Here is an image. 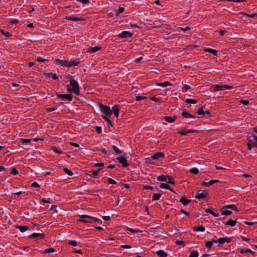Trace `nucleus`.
I'll return each instance as SVG.
<instances>
[{"mask_svg": "<svg viewBox=\"0 0 257 257\" xmlns=\"http://www.w3.org/2000/svg\"><path fill=\"white\" fill-rule=\"evenodd\" d=\"M197 113L199 115H204L205 114V111L203 109V108H201L198 111Z\"/></svg>", "mask_w": 257, "mask_h": 257, "instance_id": "nucleus-54", "label": "nucleus"}, {"mask_svg": "<svg viewBox=\"0 0 257 257\" xmlns=\"http://www.w3.org/2000/svg\"><path fill=\"white\" fill-rule=\"evenodd\" d=\"M57 109V107H49V108H47L46 109V111L48 112H52L53 111H54L55 110H56Z\"/></svg>", "mask_w": 257, "mask_h": 257, "instance_id": "nucleus-52", "label": "nucleus"}, {"mask_svg": "<svg viewBox=\"0 0 257 257\" xmlns=\"http://www.w3.org/2000/svg\"><path fill=\"white\" fill-rule=\"evenodd\" d=\"M31 186L33 187H39L40 185L37 182H34L32 183Z\"/></svg>", "mask_w": 257, "mask_h": 257, "instance_id": "nucleus-61", "label": "nucleus"}, {"mask_svg": "<svg viewBox=\"0 0 257 257\" xmlns=\"http://www.w3.org/2000/svg\"><path fill=\"white\" fill-rule=\"evenodd\" d=\"M112 149L116 154H120L122 153V151H120L118 148H117L116 146H113Z\"/></svg>", "mask_w": 257, "mask_h": 257, "instance_id": "nucleus-45", "label": "nucleus"}, {"mask_svg": "<svg viewBox=\"0 0 257 257\" xmlns=\"http://www.w3.org/2000/svg\"><path fill=\"white\" fill-rule=\"evenodd\" d=\"M53 151L58 154H62L63 153L61 149L57 147H53Z\"/></svg>", "mask_w": 257, "mask_h": 257, "instance_id": "nucleus-38", "label": "nucleus"}, {"mask_svg": "<svg viewBox=\"0 0 257 257\" xmlns=\"http://www.w3.org/2000/svg\"><path fill=\"white\" fill-rule=\"evenodd\" d=\"M133 34L128 31H123L118 35V37L120 38H131Z\"/></svg>", "mask_w": 257, "mask_h": 257, "instance_id": "nucleus-8", "label": "nucleus"}, {"mask_svg": "<svg viewBox=\"0 0 257 257\" xmlns=\"http://www.w3.org/2000/svg\"><path fill=\"white\" fill-rule=\"evenodd\" d=\"M191 201L190 199H187L185 197H182L180 199V202L182 203L184 205H186Z\"/></svg>", "mask_w": 257, "mask_h": 257, "instance_id": "nucleus-27", "label": "nucleus"}, {"mask_svg": "<svg viewBox=\"0 0 257 257\" xmlns=\"http://www.w3.org/2000/svg\"><path fill=\"white\" fill-rule=\"evenodd\" d=\"M29 237L32 238H43L45 237V234L43 233H33L32 234H31Z\"/></svg>", "mask_w": 257, "mask_h": 257, "instance_id": "nucleus-14", "label": "nucleus"}, {"mask_svg": "<svg viewBox=\"0 0 257 257\" xmlns=\"http://www.w3.org/2000/svg\"><path fill=\"white\" fill-rule=\"evenodd\" d=\"M190 172L192 174H198L199 173V170L198 168L195 167L192 168L190 169Z\"/></svg>", "mask_w": 257, "mask_h": 257, "instance_id": "nucleus-41", "label": "nucleus"}, {"mask_svg": "<svg viewBox=\"0 0 257 257\" xmlns=\"http://www.w3.org/2000/svg\"><path fill=\"white\" fill-rule=\"evenodd\" d=\"M199 254L197 250H193L190 252L189 257H198Z\"/></svg>", "mask_w": 257, "mask_h": 257, "instance_id": "nucleus-32", "label": "nucleus"}, {"mask_svg": "<svg viewBox=\"0 0 257 257\" xmlns=\"http://www.w3.org/2000/svg\"><path fill=\"white\" fill-rule=\"evenodd\" d=\"M150 99L152 100V101H155V102H160V99L158 97H151Z\"/></svg>", "mask_w": 257, "mask_h": 257, "instance_id": "nucleus-51", "label": "nucleus"}, {"mask_svg": "<svg viewBox=\"0 0 257 257\" xmlns=\"http://www.w3.org/2000/svg\"><path fill=\"white\" fill-rule=\"evenodd\" d=\"M17 228L18 229H19V230L22 232H25L26 231H27L29 227L28 226H21V225H20V226H18L17 227Z\"/></svg>", "mask_w": 257, "mask_h": 257, "instance_id": "nucleus-30", "label": "nucleus"}, {"mask_svg": "<svg viewBox=\"0 0 257 257\" xmlns=\"http://www.w3.org/2000/svg\"><path fill=\"white\" fill-rule=\"evenodd\" d=\"M111 110L112 111V113L113 112L114 116L116 117H118L119 111V106L117 105L113 106Z\"/></svg>", "mask_w": 257, "mask_h": 257, "instance_id": "nucleus-13", "label": "nucleus"}, {"mask_svg": "<svg viewBox=\"0 0 257 257\" xmlns=\"http://www.w3.org/2000/svg\"><path fill=\"white\" fill-rule=\"evenodd\" d=\"M213 243H217L215 239H212L211 240L207 241L205 244V246L208 249H210L213 245Z\"/></svg>", "mask_w": 257, "mask_h": 257, "instance_id": "nucleus-20", "label": "nucleus"}, {"mask_svg": "<svg viewBox=\"0 0 257 257\" xmlns=\"http://www.w3.org/2000/svg\"><path fill=\"white\" fill-rule=\"evenodd\" d=\"M101 170V168H99L96 171H93L92 172V174L90 175V176L92 177L95 178L96 176L98 175V172Z\"/></svg>", "mask_w": 257, "mask_h": 257, "instance_id": "nucleus-44", "label": "nucleus"}, {"mask_svg": "<svg viewBox=\"0 0 257 257\" xmlns=\"http://www.w3.org/2000/svg\"><path fill=\"white\" fill-rule=\"evenodd\" d=\"M182 115L186 118H195V116L190 114L188 112L186 111L185 109H184L182 112Z\"/></svg>", "mask_w": 257, "mask_h": 257, "instance_id": "nucleus-19", "label": "nucleus"}, {"mask_svg": "<svg viewBox=\"0 0 257 257\" xmlns=\"http://www.w3.org/2000/svg\"><path fill=\"white\" fill-rule=\"evenodd\" d=\"M57 97L61 99L62 100H64V99H66L69 101H71L72 100V96L71 94H57Z\"/></svg>", "mask_w": 257, "mask_h": 257, "instance_id": "nucleus-7", "label": "nucleus"}, {"mask_svg": "<svg viewBox=\"0 0 257 257\" xmlns=\"http://www.w3.org/2000/svg\"><path fill=\"white\" fill-rule=\"evenodd\" d=\"M46 60L45 59H43L41 57H38L37 59V61L38 62H44L46 61Z\"/></svg>", "mask_w": 257, "mask_h": 257, "instance_id": "nucleus-64", "label": "nucleus"}, {"mask_svg": "<svg viewBox=\"0 0 257 257\" xmlns=\"http://www.w3.org/2000/svg\"><path fill=\"white\" fill-rule=\"evenodd\" d=\"M205 212H207V213H210L211 214H212L214 217H218L219 216V214L218 213H215L214 212H213V211H212L210 209H206L205 210Z\"/></svg>", "mask_w": 257, "mask_h": 257, "instance_id": "nucleus-34", "label": "nucleus"}, {"mask_svg": "<svg viewBox=\"0 0 257 257\" xmlns=\"http://www.w3.org/2000/svg\"><path fill=\"white\" fill-rule=\"evenodd\" d=\"M124 11V9L122 7H119L118 9L116 11V16L117 17L119 15Z\"/></svg>", "mask_w": 257, "mask_h": 257, "instance_id": "nucleus-43", "label": "nucleus"}, {"mask_svg": "<svg viewBox=\"0 0 257 257\" xmlns=\"http://www.w3.org/2000/svg\"><path fill=\"white\" fill-rule=\"evenodd\" d=\"M207 194L204 191L199 190L197 192L195 197L198 199H203L206 197Z\"/></svg>", "mask_w": 257, "mask_h": 257, "instance_id": "nucleus-9", "label": "nucleus"}, {"mask_svg": "<svg viewBox=\"0 0 257 257\" xmlns=\"http://www.w3.org/2000/svg\"><path fill=\"white\" fill-rule=\"evenodd\" d=\"M219 180H211L208 182H203L202 183V185L203 186H205L207 187H209L210 185H212V184L219 182Z\"/></svg>", "mask_w": 257, "mask_h": 257, "instance_id": "nucleus-17", "label": "nucleus"}, {"mask_svg": "<svg viewBox=\"0 0 257 257\" xmlns=\"http://www.w3.org/2000/svg\"><path fill=\"white\" fill-rule=\"evenodd\" d=\"M211 90L214 92L223 90V85H213L211 86Z\"/></svg>", "mask_w": 257, "mask_h": 257, "instance_id": "nucleus-11", "label": "nucleus"}, {"mask_svg": "<svg viewBox=\"0 0 257 257\" xmlns=\"http://www.w3.org/2000/svg\"><path fill=\"white\" fill-rule=\"evenodd\" d=\"M156 254L159 257H167L168 254L163 250H159L156 252Z\"/></svg>", "mask_w": 257, "mask_h": 257, "instance_id": "nucleus-23", "label": "nucleus"}, {"mask_svg": "<svg viewBox=\"0 0 257 257\" xmlns=\"http://www.w3.org/2000/svg\"><path fill=\"white\" fill-rule=\"evenodd\" d=\"M64 171L66 174H67L69 176H72L74 174L68 168H64Z\"/></svg>", "mask_w": 257, "mask_h": 257, "instance_id": "nucleus-37", "label": "nucleus"}, {"mask_svg": "<svg viewBox=\"0 0 257 257\" xmlns=\"http://www.w3.org/2000/svg\"><path fill=\"white\" fill-rule=\"evenodd\" d=\"M205 51L207 52H208V53H211V54H212L213 55L216 56H217V55H218V51L215 50H214V49H212L211 48H206L205 49Z\"/></svg>", "mask_w": 257, "mask_h": 257, "instance_id": "nucleus-22", "label": "nucleus"}, {"mask_svg": "<svg viewBox=\"0 0 257 257\" xmlns=\"http://www.w3.org/2000/svg\"><path fill=\"white\" fill-rule=\"evenodd\" d=\"M233 88V87L232 86H229V85H223V89H231Z\"/></svg>", "mask_w": 257, "mask_h": 257, "instance_id": "nucleus-63", "label": "nucleus"}, {"mask_svg": "<svg viewBox=\"0 0 257 257\" xmlns=\"http://www.w3.org/2000/svg\"><path fill=\"white\" fill-rule=\"evenodd\" d=\"M55 252V249L53 248H49L44 250L45 253H50Z\"/></svg>", "mask_w": 257, "mask_h": 257, "instance_id": "nucleus-46", "label": "nucleus"}, {"mask_svg": "<svg viewBox=\"0 0 257 257\" xmlns=\"http://www.w3.org/2000/svg\"><path fill=\"white\" fill-rule=\"evenodd\" d=\"M185 102L188 104H195L197 102V101L190 98H187L185 100Z\"/></svg>", "mask_w": 257, "mask_h": 257, "instance_id": "nucleus-40", "label": "nucleus"}, {"mask_svg": "<svg viewBox=\"0 0 257 257\" xmlns=\"http://www.w3.org/2000/svg\"><path fill=\"white\" fill-rule=\"evenodd\" d=\"M178 134L181 136H187L188 135L187 131H181L178 132Z\"/></svg>", "mask_w": 257, "mask_h": 257, "instance_id": "nucleus-62", "label": "nucleus"}, {"mask_svg": "<svg viewBox=\"0 0 257 257\" xmlns=\"http://www.w3.org/2000/svg\"><path fill=\"white\" fill-rule=\"evenodd\" d=\"M190 89V86L188 85H187V84H185L183 86V89H182V91L183 92H186L188 90Z\"/></svg>", "mask_w": 257, "mask_h": 257, "instance_id": "nucleus-50", "label": "nucleus"}, {"mask_svg": "<svg viewBox=\"0 0 257 257\" xmlns=\"http://www.w3.org/2000/svg\"><path fill=\"white\" fill-rule=\"evenodd\" d=\"M170 85H171V83L169 81H165V82L160 83L159 84V86H161L162 87H167Z\"/></svg>", "mask_w": 257, "mask_h": 257, "instance_id": "nucleus-33", "label": "nucleus"}, {"mask_svg": "<svg viewBox=\"0 0 257 257\" xmlns=\"http://www.w3.org/2000/svg\"><path fill=\"white\" fill-rule=\"evenodd\" d=\"M45 74V76H47L49 78H52L54 80H56L58 79V76L55 73H47Z\"/></svg>", "mask_w": 257, "mask_h": 257, "instance_id": "nucleus-24", "label": "nucleus"}, {"mask_svg": "<svg viewBox=\"0 0 257 257\" xmlns=\"http://www.w3.org/2000/svg\"><path fill=\"white\" fill-rule=\"evenodd\" d=\"M167 179H172V177H171L168 175L166 176V175H161L158 176L157 178V180L158 181H161V182H167Z\"/></svg>", "mask_w": 257, "mask_h": 257, "instance_id": "nucleus-12", "label": "nucleus"}, {"mask_svg": "<svg viewBox=\"0 0 257 257\" xmlns=\"http://www.w3.org/2000/svg\"><path fill=\"white\" fill-rule=\"evenodd\" d=\"M240 102L244 105H247L249 104V101L247 100H241Z\"/></svg>", "mask_w": 257, "mask_h": 257, "instance_id": "nucleus-59", "label": "nucleus"}, {"mask_svg": "<svg viewBox=\"0 0 257 257\" xmlns=\"http://www.w3.org/2000/svg\"><path fill=\"white\" fill-rule=\"evenodd\" d=\"M176 117H171L170 116H166L163 117V119L169 123H173L175 121Z\"/></svg>", "mask_w": 257, "mask_h": 257, "instance_id": "nucleus-21", "label": "nucleus"}, {"mask_svg": "<svg viewBox=\"0 0 257 257\" xmlns=\"http://www.w3.org/2000/svg\"><path fill=\"white\" fill-rule=\"evenodd\" d=\"M98 105L99 106L100 111L102 113L105 114V116L107 117H109L112 115V111L111 110L110 106L103 105L102 103H100L98 104Z\"/></svg>", "mask_w": 257, "mask_h": 257, "instance_id": "nucleus-3", "label": "nucleus"}, {"mask_svg": "<svg viewBox=\"0 0 257 257\" xmlns=\"http://www.w3.org/2000/svg\"><path fill=\"white\" fill-rule=\"evenodd\" d=\"M164 157V154L162 152H157L152 156L151 158L152 160H157L159 159L160 158H162Z\"/></svg>", "mask_w": 257, "mask_h": 257, "instance_id": "nucleus-15", "label": "nucleus"}, {"mask_svg": "<svg viewBox=\"0 0 257 257\" xmlns=\"http://www.w3.org/2000/svg\"><path fill=\"white\" fill-rule=\"evenodd\" d=\"M68 244L73 246H76L77 245V242L75 240H70L69 241Z\"/></svg>", "mask_w": 257, "mask_h": 257, "instance_id": "nucleus-47", "label": "nucleus"}, {"mask_svg": "<svg viewBox=\"0 0 257 257\" xmlns=\"http://www.w3.org/2000/svg\"><path fill=\"white\" fill-rule=\"evenodd\" d=\"M11 173L13 175H16L18 174V171L16 168H13L12 170Z\"/></svg>", "mask_w": 257, "mask_h": 257, "instance_id": "nucleus-60", "label": "nucleus"}, {"mask_svg": "<svg viewBox=\"0 0 257 257\" xmlns=\"http://www.w3.org/2000/svg\"><path fill=\"white\" fill-rule=\"evenodd\" d=\"M96 131L97 132V134H99L101 133L102 132V128L101 126H96Z\"/></svg>", "mask_w": 257, "mask_h": 257, "instance_id": "nucleus-56", "label": "nucleus"}, {"mask_svg": "<svg viewBox=\"0 0 257 257\" xmlns=\"http://www.w3.org/2000/svg\"><path fill=\"white\" fill-rule=\"evenodd\" d=\"M107 182L109 184H115L116 183V182L115 181L110 178H107Z\"/></svg>", "mask_w": 257, "mask_h": 257, "instance_id": "nucleus-48", "label": "nucleus"}, {"mask_svg": "<svg viewBox=\"0 0 257 257\" xmlns=\"http://www.w3.org/2000/svg\"><path fill=\"white\" fill-rule=\"evenodd\" d=\"M231 241V238L228 237H221L216 240L217 243L219 244H222L224 243H230Z\"/></svg>", "mask_w": 257, "mask_h": 257, "instance_id": "nucleus-5", "label": "nucleus"}, {"mask_svg": "<svg viewBox=\"0 0 257 257\" xmlns=\"http://www.w3.org/2000/svg\"><path fill=\"white\" fill-rule=\"evenodd\" d=\"M232 211L227 210H224L221 211V214L225 216H228L230 214H231Z\"/></svg>", "mask_w": 257, "mask_h": 257, "instance_id": "nucleus-42", "label": "nucleus"}, {"mask_svg": "<svg viewBox=\"0 0 257 257\" xmlns=\"http://www.w3.org/2000/svg\"><path fill=\"white\" fill-rule=\"evenodd\" d=\"M127 230L132 232V233H137V232H140V231L139 230H136V229H132V228H127Z\"/></svg>", "mask_w": 257, "mask_h": 257, "instance_id": "nucleus-57", "label": "nucleus"}, {"mask_svg": "<svg viewBox=\"0 0 257 257\" xmlns=\"http://www.w3.org/2000/svg\"><path fill=\"white\" fill-rule=\"evenodd\" d=\"M67 90L69 93H73L76 95L78 96L80 95V87L78 83L74 80H71L70 82V84L66 85Z\"/></svg>", "mask_w": 257, "mask_h": 257, "instance_id": "nucleus-2", "label": "nucleus"}, {"mask_svg": "<svg viewBox=\"0 0 257 257\" xmlns=\"http://www.w3.org/2000/svg\"><path fill=\"white\" fill-rule=\"evenodd\" d=\"M79 219H78V221L82 222H85V223H92V222L91 221H85L83 219L84 218H88V219H91L93 220L94 222H96L98 221H100V220L97 218L92 217L88 215H79Z\"/></svg>", "mask_w": 257, "mask_h": 257, "instance_id": "nucleus-4", "label": "nucleus"}, {"mask_svg": "<svg viewBox=\"0 0 257 257\" xmlns=\"http://www.w3.org/2000/svg\"><path fill=\"white\" fill-rule=\"evenodd\" d=\"M102 118L105 120L106 121H107L109 124V126H112V122L108 118V117L105 116V115H102Z\"/></svg>", "mask_w": 257, "mask_h": 257, "instance_id": "nucleus-35", "label": "nucleus"}, {"mask_svg": "<svg viewBox=\"0 0 257 257\" xmlns=\"http://www.w3.org/2000/svg\"><path fill=\"white\" fill-rule=\"evenodd\" d=\"M20 142L23 145L28 144L30 143L31 140L30 139H21L20 140Z\"/></svg>", "mask_w": 257, "mask_h": 257, "instance_id": "nucleus-39", "label": "nucleus"}, {"mask_svg": "<svg viewBox=\"0 0 257 257\" xmlns=\"http://www.w3.org/2000/svg\"><path fill=\"white\" fill-rule=\"evenodd\" d=\"M146 98V97H143V96H141L138 95V96H136V100L137 101H140L141 100L145 99Z\"/></svg>", "mask_w": 257, "mask_h": 257, "instance_id": "nucleus-55", "label": "nucleus"}, {"mask_svg": "<svg viewBox=\"0 0 257 257\" xmlns=\"http://www.w3.org/2000/svg\"><path fill=\"white\" fill-rule=\"evenodd\" d=\"M119 163L121 164L123 167H126L128 166V164L127 162L126 159L122 156L117 157L116 158Z\"/></svg>", "mask_w": 257, "mask_h": 257, "instance_id": "nucleus-6", "label": "nucleus"}, {"mask_svg": "<svg viewBox=\"0 0 257 257\" xmlns=\"http://www.w3.org/2000/svg\"><path fill=\"white\" fill-rule=\"evenodd\" d=\"M100 47H89L88 49V52L90 53H95L100 50Z\"/></svg>", "mask_w": 257, "mask_h": 257, "instance_id": "nucleus-25", "label": "nucleus"}, {"mask_svg": "<svg viewBox=\"0 0 257 257\" xmlns=\"http://www.w3.org/2000/svg\"><path fill=\"white\" fill-rule=\"evenodd\" d=\"M77 2H81L83 4L88 5L89 3V0H76Z\"/></svg>", "mask_w": 257, "mask_h": 257, "instance_id": "nucleus-53", "label": "nucleus"}, {"mask_svg": "<svg viewBox=\"0 0 257 257\" xmlns=\"http://www.w3.org/2000/svg\"><path fill=\"white\" fill-rule=\"evenodd\" d=\"M236 220H233L231 219L228 220L227 222L225 223V224L227 225H229L230 226H234L236 224Z\"/></svg>", "mask_w": 257, "mask_h": 257, "instance_id": "nucleus-29", "label": "nucleus"}, {"mask_svg": "<svg viewBox=\"0 0 257 257\" xmlns=\"http://www.w3.org/2000/svg\"><path fill=\"white\" fill-rule=\"evenodd\" d=\"M240 252L242 254H245V253L248 252V253H250L253 255H255L256 254L255 252L252 251L250 249H246V248L241 249L240 251Z\"/></svg>", "mask_w": 257, "mask_h": 257, "instance_id": "nucleus-18", "label": "nucleus"}, {"mask_svg": "<svg viewBox=\"0 0 257 257\" xmlns=\"http://www.w3.org/2000/svg\"><path fill=\"white\" fill-rule=\"evenodd\" d=\"M248 140L249 141V142H250V144H251L253 147L257 148V136L253 135L251 136Z\"/></svg>", "mask_w": 257, "mask_h": 257, "instance_id": "nucleus-10", "label": "nucleus"}, {"mask_svg": "<svg viewBox=\"0 0 257 257\" xmlns=\"http://www.w3.org/2000/svg\"><path fill=\"white\" fill-rule=\"evenodd\" d=\"M65 79L69 80V82L71 81V80H73L74 77L71 75L68 74L65 77Z\"/></svg>", "mask_w": 257, "mask_h": 257, "instance_id": "nucleus-49", "label": "nucleus"}, {"mask_svg": "<svg viewBox=\"0 0 257 257\" xmlns=\"http://www.w3.org/2000/svg\"><path fill=\"white\" fill-rule=\"evenodd\" d=\"M160 187L163 189H170V186L167 183H160Z\"/></svg>", "mask_w": 257, "mask_h": 257, "instance_id": "nucleus-36", "label": "nucleus"}, {"mask_svg": "<svg viewBox=\"0 0 257 257\" xmlns=\"http://www.w3.org/2000/svg\"><path fill=\"white\" fill-rule=\"evenodd\" d=\"M56 62L57 64H60L63 67L68 68L77 66L80 64L79 59H71L70 60L57 59Z\"/></svg>", "mask_w": 257, "mask_h": 257, "instance_id": "nucleus-1", "label": "nucleus"}, {"mask_svg": "<svg viewBox=\"0 0 257 257\" xmlns=\"http://www.w3.org/2000/svg\"><path fill=\"white\" fill-rule=\"evenodd\" d=\"M161 195L162 194L161 193H154L152 197V200L156 201L159 200Z\"/></svg>", "mask_w": 257, "mask_h": 257, "instance_id": "nucleus-31", "label": "nucleus"}, {"mask_svg": "<svg viewBox=\"0 0 257 257\" xmlns=\"http://www.w3.org/2000/svg\"><path fill=\"white\" fill-rule=\"evenodd\" d=\"M224 208L232 209L234 211H237L238 209L234 204L227 205L223 207Z\"/></svg>", "mask_w": 257, "mask_h": 257, "instance_id": "nucleus-28", "label": "nucleus"}, {"mask_svg": "<svg viewBox=\"0 0 257 257\" xmlns=\"http://www.w3.org/2000/svg\"><path fill=\"white\" fill-rule=\"evenodd\" d=\"M66 19L69 21L75 22L82 21L84 20V19L81 17H74L72 16L67 17Z\"/></svg>", "mask_w": 257, "mask_h": 257, "instance_id": "nucleus-16", "label": "nucleus"}, {"mask_svg": "<svg viewBox=\"0 0 257 257\" xmlns=\"http://www.w3.org/2000/svg\"><path fill=\"white\" fill-rule=\"evenodd\" d=\"M184 241H182V240H177L176 241H175V243L177 245H184Z\"/></svg>", "mask_w": 257, "mask_h": 257, "instance_id": "nucleus-58", "label": "nucleus"}, {"mask_svg": "<svg viewBox=\"0 0 257 257\" xmlns=\"http://www.w3.org/2000/svg\"><path fill=\"white\" fill-rule=\"evenodd\" d=\"M194 231H201L203 232L205 231V227L203 226H194L193 227Z\"/></svg>", "mask_w": 257, "mask_h": 257, "instance_id": "nucleus-26", "label": "nucleus"}]
</instances>
